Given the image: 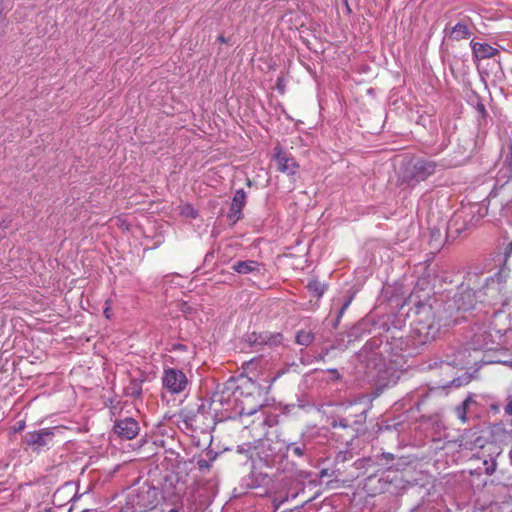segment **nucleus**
Returning <instances> with one entry per match:
<instances>
[{
  "mask_svg": "<svg viewBox=\"0 0 512 512\" xmlns=\"http://www.w3.org/2000/svg\"><path fill=\"white\" fill-rule=\"evenodd\" d=\"M407 341L403 336H392L382 341L378 338L368 340L362 348V354H366L370 360H376L379 356L382 361V366L388 368L390 364L397 362V357L405 351Z\"/></svg>",
  "mask_w": 512,
  "mask_h": 512,
  "instance_id": "f257e3e1",
  "label": "nucleus"
},
{
  "mask_svg": "<svg viewBox=\"0 0 512 512\" xmlns=\"http://www.w3.org/2000/svg\"><path fill=\"white\" fill-rule=\"evenodd\" d=\"M504 284L499 275H495L486 279L485 284L478 290L469 289L462 293L461 298L458 300L459 308L468 310L474 307L471 297L476 298L479 302H484L489 305L496 304L502 296Z\"/></svg>",
  "mask_w": 512,
  "mask_h": 512,
  "instance_id": "f03ea898",
  "label": "nucleus"
},
{
  "mask_svg": "<svg viewBox=\"0 0 512 512\" xmlns=\"http://www.w3.org/2000/svg\"><path fill=\"white\" fill-rule=\"evenodd\" d=\"M415 313L417 319L414 323L413 333L418 336V343L425 344L435 339L440 324L435 319L432 306L419 302L415 305Z\"/></svg>",
  "mask_w": 512,
  "mask_h": 512,
  "instance_id": "7ed1b4c3",
  "label": "nucleus"
},
{
  "mask_svg": "<svg viewBox=\"0 0 512 512\" xmlns=\"http://www.w3.org/2000/svg\"><path fill=\"white\" fill-rule=\"evenodd\" d=\"M481 209L480 205L473 204L456 212L448 223V232L460 235L469 227L476 225L479 218L483 216L480 214Z\"/></svg>",
  "mask_w": 512,
  "mask_h": 512,
  "instance_id": "20e7f679",
  "label": "nucleus"
},
{
  "mask_svg": "<svg viewBox=\"0 0 512 512\" xmlns=\"http://www.w3.org/2000/svg\"><path fill=\"white\" fill-rule=\"evenodd\" d=\"M438 164L432 160L418 159L405 171L404 178L408 182L419 183L436 172Z\"/></svg>",
  "mask_w": 512,
  "mask_h": 512,
  "instance_id": "39448f33",
  "label": "nucleus"
},
{
  "mask_svg": "<svg viewBox=\"0 0 512 512\" xmlns=\"http://www.w3.org/2000/svg\"><path fill=\"white\" fill-rule=\"evenodd\" d=\"M54 438V429L43 428L40 430L27 432L23 436V443L34 452L40 453L48 448Z\"/></svg>",
  "mask_w": 512,
  "mask_h": 512,
  "instance_id": "423d86ee",
  "label": "nucleus"
},
{
  "mask_svg": "<svg viewBox=\"0 0 512 512\" xmlns=\"http://www.w3.org/2000/svg\"><path fill=\"white\" fill-rule=\"evenodd\" d=\"M162 384L169 393L180 394L186 389L188 380L183 371L176 368H168L164 370Z\"/></svg>",
  "mask_w": 512,
  "mask_h": 512,
  "instance_id": "0eeeda50",
  "label": "nucleus"
},
{
  "mask_svg": "<svg viewBox=\"0 0 512 512\" xmlns=\"http://www.w3.org/2000/svg\"><path fill=\"white\" fill-rule=\"evenodd\" d=\"M274 160L276 162L277 169L280 172L290 176L297 173L299 165L296 160L291 155L283 151L280 146H276L274 148Z\"/></svg>",
  "mask_w": 512,
  "mask_h": 512,
  "instance_id": "6e6552de",
  "label": "nucleus"
},
{
  "mask_svg": "<svg viewBox=\"0 0 512 512\" xmlns=\"http://www.w3.org/2000/svg\"><path fill=\"white\" fill-rule=\"evenodd\" d=\"M113 429L120 438L131 440L138 435L140 428L138 422L135 419L126 417L116 421Z\"/></svg>",
  "mask_w": 512,
  "mask_h": 512,
  "instance_id": "1a4fd4ad",
  "label": "nucleus"
},
{
  "mask_svg": "<svg viewBox=\"0 0 512 512\" xmlns=\"http://www.w3.org/2000/svg\"><path fill=\"white\" fill-rule=\"evenodd\" d=\"M367 411L363 410L358 414H355L352 419V415L349 414L346 417H337L333 418L331 421V426L333 428H351L354 432L359 430V427L362 426L366 422Z\"/></svg>",
  "mask_w": 512,
  "mask_h": 512,
  "instance_id": "9d476101",
  "label": "nucleus"
},
{
  "mask_svg": "<svg viewBox=\"0 0 512 512\" xmlns=\"http://www.w3.org/2000/svg\"><path fill=\"white\" fill-rule=\"evenodd\" d=\"M245 204H246V193L244 192L243 189H239L235 192V194L233 196V199H232V202L230 205V209H229V213L227 215L228 218L233 223H236L237 221H239L242 218V209L244 208Z\"/></svg>",
  "mask_w": 512,
  "mask_h": 512,
  "instance_id": "9b49d317",
  "label": "nucleus"
},
{
  "mask_svg": "<svg viewBox=\"0 0 512 512\" xmlns=\"http://www.w3.org/2000/svg\"><path fill=\"white\" fill-rule=\"evenodd\" d=\"M446 36L453 41H460L471 37L472 32L467 24L459 21L454 26L447 25L444 29Z\"/></svg>",
  "mask_w": 512,
  "mask_h": 512,
  "instance_id": "f8f14e48",
  "label": "nucleus"
},
{
  "mask_svg": "<svg viewBox=\"0 0 512 512\" xmlns=\"http://www.w3.org/2000/svg\"><path fill=\"white\" fill-rule=\"evenodd\" d=\"M470 45L474 57L479 60L493 58L499 54L498 49L487 43L471 41Z\"/></svg>",
  "mask_w": 512,
  "mask_h": 512,
  "instance_id": "ddd939ff",
  "label": "nucleus"
},
{
  "mask_svg": "<svg viewBox=\"0 0 512 512\" xmlns=\"http://www.w3.org/2000/svg\"><path fill=\"white\" fill-rule=\"evenodd\" d=\"M262 268L263 265L255 260L237 261L231 266V269L239 274H260Z\"/></svg>",
  "mask_w": 512,
  "mask_h": 512,
  "instance_id": "4468645a",
  "label": "nucleus"
},
{
  "mask_svg": "<svg viewBox=\"0 0 512 512\" xmlns=\"http://www.w3.org/2000/svg\"><path fill=\"white\" fill-rule=\"evenodd\" d=\"M282 341H283V335L278 332L272 333V332L264 331V332L257 333V346H263V345H266L269 347L279 346L282 344Z\"/></svg>",
  "mask_w": 512,
  "mask_h": 512,
  "instance_id": "2eb2a0df",
  "label": "nucleus"
},
{
  "mask_svg": "<svg viewBox=\"0 0 512 512\" xmlns=\"http://www.w3.org/2000/svg\"><path fill=\"white\" fill-rule=\"evenodd\" d=\"M125 394L133 398H139L142 394V381L131 379L129 385L125 388Z\"/></svg>",
  "mask_w": 512,
  "mask_h": 512,
  "instance_id": "dca6fc26",
  "label": "nucleus"
},
{
  "mask_svg": "<svg viewBox=\"0 0 512 512\" xmlns=\"http://www.w3.org/2000/svg\"><path fill=\"white\" fill-rule=\"evenodd\" d=\"M315 339V334L308 330H299L295 336V342L301 346H309Z\"/></svg>",
  "mask_w": 512,
  "mask_h": 512,
  "instance_id": "f3484780",
  "label": "nucleus"
},
{
  "mask_svg": "<svg viewBox=\"0 0 512 512\" xmlns=\"http://www.w3.org/2000/svg\"><path fill=\"white\" fill-rule=\"evenodd\" d=\"M307 289L313 296L320 298L325 293L327 286L324 283L313 279L308 282Z\"/></svg>",
  "mask_w": 512,
  "mask_h": 512,
  "instance_id": "a211bd4d",
  "label": "nucleus"
},
{
  "mask_svg": "<svg viewBox=\"0 0 512 512\" xmlns=\"http://www.w3.org/2000/svg\"><path fill=\"white\" fill-rule=\"evenodd\" d=\"M286 450L293 456L300 458L306 453V445L302 442H292L287 445Z\"/></svg>",
  "mask_w": 512,
  "mask_h": 512,
  "instance_id": "6ab92c4d",
  "label": "nucleus"
},
{
  "mask_svg": "<svg viewBox=\"0 0 512 512\" xmlns=\"http://www.w3.org/2000/svg\"><path fill=\"white\" fill-rule=\"evenodd\" d=\"M512 192V179L507 181L504 185H502L499 190L491 197L489 202L493 201L497 196H500L502 200L509 201V196Z\"/></svg>",
  "mask_w": 512,
  "mask_h": 512,
  "instance_id": "aec40b11",
  "label": "nucleus"
},
{
  "mask_svg": "<svg viewBox=\"0 0 512 512\" xmlns=\"http://www.w3.org/2000/svg\"><path fill=\"white\" fill-rule=\"evenodd\" d=\"M474 402L471 397H467L459 406L456 407L455 412L457 417L464 423L467 420L466 413L469 405Z\"/></svg>",
  "mask_w": 512,
  "mask_h": 512,
  "instance_id": "412c9836",
  "label": "nucleus"
},
{
  "mask_svg": "<svg viewBox=\"0 0 512 512\" xmlns=\"http://www.w3.org/2000/svg\"><path fill=\"white\" fill-rule=\"evenodd\" d=\"M261 407H262V405L260 403H257L253 406H247L245 401L242 400L240 414L251 416V415L255 414Z\"/></svg>",
  "mask_w": 512,
  "mask_h": 512,
  "instance_id": "4be33fe9",
  "label": "nucleus"
},
{
  "mask_svg": "<svg viewBox=\"0 0 512 512\" xmlns=\"http://www.w3.org/2000/svg\"><path fill=\"white\" fill-rule=\"evenodd\" d=\"M352 299L353 297H349L345 300V302L342 304L341 308L339 309L338 313H337V318H336V321L334 323V328H336L340 322V319L341 317L343 316V314L345 313V311L348 309V307L350 306L351 302H352Z\"/></svg>",
  "mask_w": 512,
  "mask_h": 512,
  "instance_id": "5701e85b",
  "label": "nucleus"
},
{
  "mask_svg": "<svg viewBox=\"0 0 512 512\" xmlns=\"http://www.w3.org/2000/svg\"><path fill=\"white\" fill-rule=\"evenodd\" d=\"M181 214L192 219H195L198 215L197 211L191 205L183 206L181 209Z\"/></svg>",
  "mask_w": 512,
  "mask_h": 512,
  "instance_id": "b1692460",
  "label": "nucleus"
},
{
  "mask_svg": "<svg viewBox=\"0 0 512 512\" xmlns=\"http://www.w3.org/2000/svg\"><path fill=\"white\" fill-rule=\"evenodd\" d=\"M197 465L200 471L209 470L211 468V462L208 459H199Z\"/></svg>",
  "mask_w": 512,
  "mask_h": 512,
  "instance_id": "393cba45",
  "label": "nucleus"
},
{
  "mask_svg": "<svg viewBox=\"0 0 512 512\" xmlns=\"http://www.w3.org/2000/svg\"><path fill=\"white\" fill-rule=\"evenodd\" d=\"M246 342L250 346H257V333L256 332H252V333L247 334L246 335Z\"/></svg>",
  "mask_w": 512,
  "mask_h": 512,
  "instance_id": "a878e982",
  "label": "nucleus"
},
{
  "mask_svg": "<svg viewBox=\"0 0 512 512\" xmlns=\"http://www.w3.org/2000/svg\"><path fill=\"white\" fill-rule=\"evenodd\" d=\"M381 460H385V464L388 465L391 461L394 460V455L392 453H382Z\"/></svg>",
  "mask_w": 512,
  "mask_h": 512,
  "instance_id": "bb28decb",
  "label": "nucleus"
},
{
  "mask_svg": "<svg viewBox=\"0 0 512 512\" xmlns=\"http://www.w3.org/2000/svg\"><path fill=\"white\" fill-rule=\"evenodd\" d=\"M511 254H512V241L504 249L505 261L508 260V258L511 256Z\"/></svg>",
  "mask_w": 512,
  "mask_h": 512,
  "instance_id": "cd10ccee",
  "label": "nucleus"
},
{
  "mask_svg": "<svg viewBox=\"0 0 512 512\" xmlns=\"http://www.w3.org/2000/svg\"><path fill=\"white\" fill-rule=\"evenodd\" d=\"M105 304H106V307H105V309H104L103 313H104V315H105V317H106L107 319H110V318H111L110 301H109V300H107Z\"/></svg>",
  "mask_w": 512,
  "mask_h": 512,
  "instance_id": "c85d7f7f",
  "label": "nucleus"
},
{
  "mask_svg": "<svg viewBox=\"0 0 512 512\" xmlns=\"http://www.w3.org/2000/svg\"><path fill=\"white\" fill-rule=\"evenodd\" d=\"M505 413L512 416V397L509 398L507 405L505 406Z\"/></svg>",
  "mask_w": 512,
  "mask_h": 512,
  "instance_id": "c756f323",
  "label": "nucleus"
},
{
  "mask_svg": "<svg viewBox=\"0 0 512 512\" xmlns=\"http://www.w3.org/2000/svg\"><path fill=\"white\" fill-rule=\"evenodd\" d=\"M24 428H25V422L24 421H18L13 429H14L15 432H20Z\"/></svg>",
  "mask_w": 512,
  "mask_h": 512,
  "instance_id": "7c9ffc66",
  "label": "nucleus"
},
{
  "mask_svg": "<svg viewBox=\"0 0 512 512\" xmlns=\"http://www.w3.org/2000/svg\"><path fill=\"white\" fill-rule=\"evenodd\" d=\"M187 349V347L183 344H173L172 346V351H176V350H182V351H185Z\"/></svg>",
  "mask_w": 512,
  "mask_h": 512,
  "instance_id": "2f4dec72",
  "label": "nucleus"
},
{
  "mask_svg": "<svg viewBox=\"0 0 512 512\" xmlns=\"http://www.w3.org/2000/svg\"><path fill=\"white\" fill-rule=\"evenodd\" d=\"M206 455L208 456V460H209L211 463H212V462L216 459V457H217V454H216V453H214L213 451H208Z\"/></svg>",
  "mask_w": 512,
  "mask_h": 512,
  "instance_id": "473e14b6",
  "label": "nucleus"
},
{
  "mask_svg": "<svg viewBox=\"0 0 512 512\" xmlns=\"http://www.w3.org/2000/svg\"><path fill=\"white\" fill-rule=\"evenodd\" d=\"M494 471H495V464H493V466L486 469V473L489 475H492L494 473Z\"/></svg>",
  "mask_w": 512,
  "mask_h": 512,
  "instance_id": "72a5a7b5",
  "label": "nucleus"
},
{
  "mask_svg": "<svg viewBox=\"0 0 512 512\" xmlns=\"http://www.w3.org/2000/svg\"><path fill=\"white\" fill-rule=\"evenodd\" d=\"M8 226L5 225L3 227H0V239L4 238L5 237V232L4 230L7 228Z\"/></svg>",
  "mask_w": 512,
  "mask_h": 512,
  "instance_id": "f704fd0d",
  "label": "nucleus"
},
{
  "mask_svg": "<svg viewBox=\"0 0 512 512\" xmlns=\"http://www.w3.org/2000/svg\"><path fill=\"white\" fill-rule=\"evenodd\" d=\"M310 501H312V498H309V499L305 500L301 505L296 506V507H295V509H298V508L303 507L305 504H307V503H308V502H310Z\"/></svg>",
  "mask_w": 512,
  "mask_h": 512,
  "instance_id": "c9c22d12",
  "label": "nucleus"
},
{
  "mask_svg": "<svg viewBox=\"0 0 512 512\" xmlns=\"http://www.w3.org/2000/svg\"><path fill=\"white\" fill-rule=\"evenodd\" d=\"M329 372L336 374V378L338 379L340 377L337 369H330Z\"/></svg>",
  "mask_w": 512,
  "mask_h": 512,
  "instance_id": "e433bc0d",
  "label": "nucleus"
},
{
  "mask_svg": "<svg viewBox=\"0 0 512 512\" xmlns=\"http://www.w3.org/2000/svg\"><path fill=\"white\" fill-rule=\"evenodd\" d=\"M287 500H288V497L279 500V503L276 505V508H278L281 504H283Z\"/></svg>",
  "mask_w": 512,
  "mask_h": 512,
  "instance_id": "4c0bfd02",
  "label": "nucleus"
},
{
  "mask_svg": "<svg viewBox=\"0 0 512 512\" xmlns=\"http://www.w3.org/2000/svg\"><path fill=\"white\" fill-rule=\"evenodd\" d=\"M218 41L221 42V43H226L227 42L223 35H220L218 37Z\"/></svg>",
  "mask_w": 512,
  "mask_h": 512,
  "instance_id": "58836bf2",
  "label": "nucleus"
},
{
  "mask_svg": "<svg viewBox=\"0 0 512 512\" xmlns=\"http://www.w3.org/2000/svg\"><path fill=\"white\" fill-rule=\"evenodd\" d=\"M2 18V2H0V19Z\"/></svg>",
  "mask_w": 512,
  "mask_h": 512,
  "instance_id": "ea45409f",
  "label": "nucleus"
},
{
  "mask_svg": "<svg viewBox=\"0 0 512 512\" xmlns=\"http://www.w3.org/2000/svg\"><path fill=\"white\" fill-rule=\"evenodd\" d=\"M168 512H179V511H178V509H176V508H172V509H170Z\"/></svg>",
  "mask_w": 512,
  "mask_h": 512,
  "instance_id": "a19ab883",
  "label": "nucleus"
},
{
  "mask_svg": "<svg viewBox=\"0 0 512 512\" xmlns=\"http://www.w3.org/2000/svg\"><path fill=\"white\" fill-rule=\"evenodd\" d=\"M297 495H298V493H294V494L291 495V498L294 499V498L297 497Z\"/></svg>",
  "mask_w": 512,
  "mask_h": 512,
  "instance_id": "79ce46f5",
  "label": "nucleus"
},
{
  "mask_svg": "<svg viewBox=\"0 0 512 512\" xmlns=\"http://www.w3.org/2000/svg\"><path fill=\"white\" fill-rule=\"evenodd\" d=\"M46 512H51V511H49V510H48V511H46Z\"/></svg>",
  "mask_w": 512,
  "mask_h": 512,
  "instance_id": "37998d69",
  "label": "nucleus"
}]
</instances>
